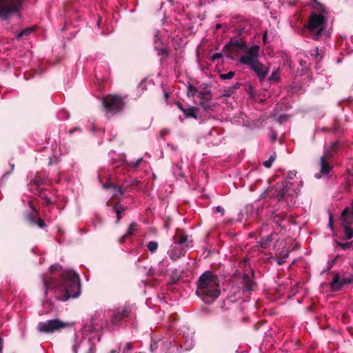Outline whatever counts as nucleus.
I'll use <instances>...</instances> for the list:
<instances>
[{"mask_svg":"<svg viewBox=\"0 0 353 353\" xmlns=\"http://www.w3.org/2000/svg\"><path fill=\"white\" fill-rule=\"evenodd\" d=\"M46 290H60L61 294L57 296L59 300L66 301L70 298H77L81 294L80 278L77 273L72 270L63 271L59 279L42 276Z\"/></svg>","mask_w":353,"mask_h":353,"instance_id":"nucleus-1","label":"nucleus"},{"mask_svg":"<svg viewBox=\"0 0 353 353\" xmlns=\"http://www.w3.org/2000/svg\"><path fill=\"white\" fill-rule=\"evenodd\" d=\"M220 280L210 271L204 272L198 279L196 295L206 304L212 303L221 294Z\"/></svg>","mask_w":353,"mask_h":353,"instance_id":"nucleus-2","label":"nucleus"},{"mask_svg":"<svg viewBox=\"0 0 353 353\" xmlns=\"http://www.w3.org/2000/svg\"><path fill=\"white\" fill-rule=\"evenodd\" d=\"M259 46L257 45L252 46L245 54L241 56L239 62L248 65L256 73L259 80L262 81L266 78L269 72V68L259 61Z\"/></svg>","mask_w":353,"mask_h":353,"instance_id":"nucleus-3","label":"nucleus"},{"mask_svg":"<svg viewBox=\"0 0 353 353\" xmlns=\"http://www.w3.org/2000/svg\"><path fill=\"white\" fill-rule=\"evenodd\" d=\"M327 23V19L321 14L315 12H312L307 23L303 26V29L307 30L310 33L313 34V39L318 40L322 35Z\"/></svg>","mask_w":353,"mask_h":353,"instance_id":"nucleus-4","label":"nucleus"},{"mask_svg":"<svg viewBox=\"0 0 353 353\" xmlns=\"http://www.w3.org/2000/svg\"><path fill=\"white\" fill-rule=\"evenodd\" d=\"M102 103L106 113L112 115L120 112L124 106V101L121 97L114 94L105 97L103 99Z\"/></svg>","mask_w":353,"mask_h":353,"instance_id":"nucleus-5","label":"nucleus"},{"mask_svg":"<svg viewBox=\"0 0 353 353\" xmlns=\"http://www.w3.org/2000/svg\"><path fill=\"white\" fill-rule=\"evenodd\" d=\"M73 323H65L59 319H51L46 322H40L37 326L38 331H56L64 328L72 327Z\"/></svg>","mask_w":353,"mask_h":353,"instance_id":"nucleus-6","label":"nucleus"},{"mask_svg":"<svg viewBox=\"0 0 353 353\" xmlns=\"http://www.w3.org/2000/svg\"><path fill=\"white\" fill-rule=\"evenodd\" d=\"M22 0H0V17H6L20 8Z\"/></svg>","mask_w":353,"mask_h":353,"instance_id":"nucleus-7","label":"nucleus"},{"mask_svg":"<svg viewBox=\"0 0 353 353\" xmlns=\"http://www.w3.org/2000/svg\"><path fill=\"white\" fill-rule=\"evenodd\" d=\"M131 312L132 307L130 305H125L123 309L114 311L112 317V323L117 325L127 321Z\"/></svg>","mask_w":353,"mask_h":353,"instance_id":"nucleus-8","label":"nucleus"},{"mask_svg":"<svg viewBox=\"0 0 353 353\" xmlns=\"http://www.w3.org/2000/svg\"><path fill=\"white\" fill-rule=\"evenodd\" d=\"M295 191L291 188L287 182L283 183V187L278 191L276 199L278 201H285L287 203L290 200H293L295 194Z\"/></svg>","mask_w":353,"mask_h":353,"instance_id":"nucleus-9","label":"nucleus"},{"mask_svg":"<svg viewBox=\"0 0 353 353\" xmlns=\"http://www.w3.org/2000/svg\"><path fill=\"white\" fill-rule=\"evenodd\" d=\"M244 48L245 44L243 42H240L236 39H232L230 42L224 46L223 51L225 52V56L229 57V52L238 50H243Z\"/></svg>","mask_w":353,"mask_h":353,"instance_id":"nucleus-10","label":"nucleus"},{"mask_svg":"<svg viewBox=\"0 0 353 353\" xmlns=\"http://www.w3.org/2000/svg\"><path fill=\"white\" fill-rule=\"evenodd\" d=\"M332 157L327 156L326 154H323L320 158V174L321 175H327L330 174L331 170H332L333 166L330 164V160Z\"/></svg>","mask_w":353,"mask_h":353,"instance_id":"nucleus-11","label":"nucleus"},{"mask_svg":"<svg viewBox=\"0 0 353 353\" xmlns=\"http://www.w3.org/2000/svg\"><path fill=\"white\" fill-rule=\"evenodd\" d=\"M331 274H333V279L330 282V290L332 292H339L344 286L343 279L341 278L339 273L332 272Z\"/></svg>","mask_w":353,"mask_h":353,"instance_id":"nucleus-12","label":"nucleus"},{"mask_svg":"<svg viewBox=\"0 0 353 353\" xmlns=\"http://www.w3.org/2000/svg\"><path fill=\"white\" fill-rule=\"evenodd\" d=\"M350 210L349 208H346L342 212V218L343 219V225H344V234H345V239H350L353 237V229L349 227L347 224V215L349 214Z\"/></svg>","mask_w":353,"mask_h":353,"instance_id":"nucleus-13","label":"nucleus"},{"mask_svg":"<svg viewBox=\"0 0 353 353\" xmlns=\"http://www.w3.org/2000/svg\"><path fill=\"white\" fill-rule=\"evenodd\" d=\"M173 240L174 243L182 245L188 241V235L183 230L177 229Z\"/></svg>","mask_w":353,"mask_h":353,"instance_id":"nucleus-14","label":"nucleus"},{"mask_svg":"<svg viewBox=\"0 0 353 353\" xmlns=\"http://www.w3.org/2000/svg\"><path fill=\"white\" fill-rule=\"evenodd\" d=\"M103 187L104 189H113L114 190V196H116L117 194H119L120 195H123L125 190L122 188L121 186H117L114 185L111 181H108L107 183L103 184Z\"/></svg>","mask_w":353,"mask_h":353,"instance_id":"nucleus-15","label":"nucleus"},{"mask_svg":"<svg viewBox=\"0 0 353 353\" xmlns=\"http://www.w3.org/2000/svg\"><path fill=\"white\" fill-rule=\"evenodd\" d=\"M185 251L183 248H173L171 251L169 252V255L170 259L172 261H176L178 259L181 258V256L185 255Z\"/></svg>","mask_w":353,"mask_h":353,"instance_id":"nucleus-16","label":"nucleus"},{"mask_svg":"<svg viewBox=\"0 0 353 353\" xmlns=\"http://www.w3.org/2000/svg\"><path fill=\"white\" fill-rule=\"evenodd\" d=\"M137 225V224L135 222H132V223H130L128 228L127 232L119 239V241L120 243H124L125 240L128 237L132 236L134 234Z\"/></svg>","mask_w":353,"mask_h":353,"instance_id":"nucleus-17","label":"nucleus"},{"mask_svg":"<svg viewBox=\"0 0 353 353\" xmlns=\"http://www.w3.org/2000/svg\"><path fill=\"white\" fill-rule=\"evenodd\" d=\"M243 283L245 289L248 291H252L256 283L252 281L248 274H244L243 276Z\"/></svg>","mask_w":353,"mask_h":353,"instance_id":"nucleus-18","label":"nucleus"},{"mask_svg":"<svg viewBox=\"0 0 353 353\" xmlns=\"http://www.w3.org/2000/svg\"><path fill=\"white\" fill-rule=\"evenodd\" d=\"M199 110V109L196 107H190L185 108V110H183V113L186 118H194L196 119Z\"/></svg>","mask_w":353,"mask_h":353,"instance_id":"nucleus-19","label":"nucleus"},{"mask_svg":"<svg viewBox=\"0 0 353 353\" xmlns=\"http://www.w3.org/2000/svg\"><path fill=\"white\" fill-rule=\"evenodd\" d=\"M285 215L283 213L272 214L271 219L273 222L281 226V222L285 219Z\"/></svg>","mask_w":353,"mask_h":353,"instance_id":"nucleus-20","label":"nucleus"},{"mask_svg":"<svg viewBox=\"0 0 353 353\" xmlns=\"http://www.w3.org/2000/svg\"><path fill=\"white\" fill-rule=\"evenodd\" d=\"M119 201H118L114 205H113L112 208L114 212L117 214V223H118L122 217V212H124L125 209L119 205Z\"/></svg>","mask_w":353,"mask_h":353,"instance_id":"nucleus-21","label":"nucleus"},{"mask_svg":"<svg viewBox=\"0 0 353 353\" xmlns=\"http://www.w3.org/2000/svg\"><path fill=\"white\" fill-rule=\"evenodd\" d=\"M339 145V143L338 141L332 143L330 148L328 150H327L324 154L332 158L337 152Z\"/></svg>","mask_w":353,"mask_h":353,"instance_id":"nucleus-22","label":"nucleus"},{"mask_svg":"<svg viewBox=\"0 0 353 353\" xmlns=\"http://www.w3.org/2000/svg\"><path fill=\"white\" fill-rule=\"evenodd\" d=\"M158 56L161 57V60L165 59L168 56V51L166 48L155 46Z\"/></svg>","mask_w":353,"mask_h":353,"instance_id":"nucleus-23","label":"nucleus"},{"mask_svg":"<svg viewBox=\"0 0 353 353\" xmlns=\"http://www.w3.org/2000/svg\"><path fill=\"white\" fill-rule=\"evenodd\" d=\"M31 183L35 186L36 188H38L43 184H44V178L41 177L39 175L35 176L34 179L32 181Z\"/></svg>","mask_w":353,"mask_h":353,"instance_id":"nucleus-24","label":"nucleus"},{"mask_svg":"<svg viewBox=\"0 0 353 353\" xmlns=\"http://www.w3.org/2000/svg\"><path fill=\"white\" fill-rule=\"evenodd\" d=\"M198 89L193 85L192 84H189L188 86V93L187 95L189 98L194 97L196 93L199 94Z\"/></svg>","mask_w":353,"mask_h":353,"instance_id":"nucleus-25","label":"nucleus"},{"mask_svg":"<svg viewBox=\"0 0 353 353\" xmlns=\"http://www.w3.org/2000/svg\"><path fill=\"white\" fill-rule=\"evenodd\" d=\"M281 72L280 70L277 69L272 72V74L268 78V81L270 82H276L280 79Z\"/></svg>","mask_w":353,"mask_h":353,"instance_id":"nucleus-26","label":"nucleus"},{"mask_svg":"<svg viewBox=\"0 0 353 353\" xmlns=\"http://www.w3.org/2000/svg\"><path fill=\"white\" fill-rule=\"evenodd\" d=\"M276 158V154L275 152H274L273 154L270 157L269 159L263 163V165L268 168H270L272 165V163L275 161Z\"/></svg>","mask_w":353,"mask_h":353,"instance_id":"nucleus-27","label":"nucleus"},{"mask_svg":"<svg viewBox=\"0 0 353 353\" xmlns=\"http://www.w3.org/2000/svg\"><path fill=\"white\" fill-rule=\"evenodd\" d=\"M30 221L32 223L37 224L40 228H44L46 226L45 221L39 217L37 220H35L33 217H31Z\"/></svg>","mask_w":353,"mask_h":353,"instance_id":"nucleus-28","label":"nucleus"},{"mask_svg":"<svg viewBox=\"0 0 353 353\" xmlns=\"http://www.w3.org/2000/svg\"><path fill=\"white\" fill-rule=\"evenodd\" d=\"M272 235H268L267 236L265 239H263L261 240V241L260 242V245L262 248H266L270 243L272 241Z\"/></svg>","mask_w":353,"mask_h":353,"instance_id":"nucleus-29","label":"nucleus"},{"mask_svg":"<svg viewBox=\"0 0 353 353\" xmlns=\"http://www.w3.org/2000/svg\"><path fill=\"white\" fill-rule=\"evenodd\" d=\"M151 341L150 347L152 350H154L157 347V343L161 341V339L153 335L151 336Z\"/></svg>","mask_w":353,"mask_h":353,"instance_id":"nucleus-30","label":"nucleus"},{"mask_svg":"<svg viewBox=\"0 0 353 353\" xmlns=\"http://www.w3.org/2000/svg\"><path fill=\"white\" fill-rule=\"evenodd\" d=\"M235 75V72L233 71H230L229 72L226 74H221L220 78L222 80H227V79H232Z\"/></svg>","mask_w":353,"mask_h":353,"instance_id":"nucleus-31","label":"nucleus"},{"mask_svg":"<svg viewBox=\"0 0 353 353\" xmlns=\"http://www.w3.org/2000/svg\"><path fill=\"white\" fill-rule=\"evenodd\" d=\"M61 270H62V266L57 263L52 265L49 268V271L51 274H53L56 272H59Z\"/></svg>","mask_w":353,"mask_h":353,"instance_id":"nucleus-32","label":"nucleus"},{"mask_svg":"<svg viewBox=\"0 0 353 353\" xmlns=\"http://www.w3.org/2000/svg\"><path fill=\"white\" fill-rule=\"evenodd\" d=\"M147 248L150 252H154L157 250L158 243L155 241H150L148 243Z\"/></svg>","mask_w":353,"mask_h":353,"instance_id":"nucleus-33","label":"nucleus"},{"mask_svg":"<svg viewBox=\"0 0 353 353\" xmlns=\"http://www.w3.org/2000/svg\"><path fill=\"white\" fill-rule=\"evenodd\" d=\"M33 31V28H26L21 31L17 36L18 39L23 37V36H28L30 34L31 32Z\"/></svg>","mask_w":353,"mask_h":353,"instance_id":"nucleus-34","label":"nucleus"},{"mask_svg":"<svg viewBox=\"0 0 353 353\" xmlns=\"http://www.w3.org/2000/svg\"><path fill=\"white\" fill-rule=\"evenodd\" d=\"M39 197L41 199H43L44 201H45V205H50L51 203V201L50 199V198H48L44 192H43L42 191H39Z\"/></svg>","mask_w":353,"mask_h":353,"instance_id":"nucleus-35","label":"nucleus"},{"mask_svg":"<svg viewBox=\"0 0 353 353\" xmlns=\"http://www.w3.org/2000/svg\"><path fill=\"white\" fill-rule=\"evenodd\" d=\"M335 242H336V245L338 246L341 247L343 250L349 249L352 246V242H347V243H340V242L337 241L336 240L335 241Z\"/></svg>","mask_w":353,"mask_h":353,"instance_id":"nucleus-36","label":"nucleus"},{"mask_svg":"<svg viewBox=\"0 0 353 353\" xmlns=\"http://www.w3.org/2000/svg\"><path fill=\"white\" fill-rule=\"evenodd\" d=\"M199 104L205 110L208 111L212 109L213 106H214V104L213 105H211L209 104V102H199Z\"/></svg>","mask_w":353,"mask_h":353,"instance_id":"nucleus-37","label":"nucleus"},{"mask_svg":"<svg viewBox=\"0 0 353 353\" xmlns=\"http://www.w3.org/2000/svg\"><path fill=\"white\" fill-rule=\"evenodd\" d=\"M198 97L200 100L199 102H210L212 99V96L199 95Z\"/></svg>","mask_w":353,"mask_h":353,"instance_id":"nucleus-38","label":"nucleus"},{"mask_svg":"<svg viewBox=\"0 0 353 353\" xmlns=\"http://www.w3.org/2000/svg\"><path fill=\"white\" fill-rule=\"evenodd\" d=\"M199 95L212 96L211 91L207 88H204L201 91H199Z\"/></svg>","mask_w":353,"mask_h":353,"instance_id":"nucleus-39","label":"nucleus"},{"mask_svg":"<svg viewBox=\"0 0 353 353\" xmlns=\"http://www.w3.org/2000/svg\"><path fill=\"white\" fill-rule=\"evenodd\" d=\"M143 161V158L141 157L138 159H137L136 161H133L132 162H130V165L132 167V168H137L139 164L141 163V162Z\"/></svg>","mask_w":353,"mask_h":353,"instance_id":"nucleus-40","label":"nucleus"},{"mask_svg":"<svg viewBox=\"0 0 353 353\" xmlns=\"http://www.w3.org/2000/svg\"><path fill=\"white\" fill-rule=\"evenodd\" d=\"M138 88H139L141 91H142V92H143V91H145V90H147V86H146V81H145V80H142V81L140 82V83H139V85Z\"/></svg>","mask_w":353,"mask_h":353,"instance_id":"nucleus-41","label":"nucleus"},{"mask_svg":"<svg viewBox=\"0 0 353 353\" xmlns=\"http://www.w3.org/2000/svg\"><path fill=\"white\" fill-rule=\"evenodd\" d=\"M336 259H337V256L335 259L329 261L327 263V269L325 270H324V272L330 270L333 267V265L335 264Z\"/></svg>","mask_w":353,"mask_h":353,"instance_id":"nucleus-42","label":"nucleus"},{"mask_svg":"<svg viewBox=\"0 0 353 353\" xmlns=\"http://www.w3.org/2000/svg\"><path fill=\"white\" fill-rule=\"evenodd\" d=\"M316 3H317L316 9L319 10L322 13H327L326 8L325 7V6L320 3H318V2H316Z\"/></svg>","mask_w":353,"mask_h":353,"instance_id":"nucleus-43","label":"nucleus"},{"mask_svg":"<svg viewBox=\"0 0 353 353\" xmlns=\"http://www.w3.org/2000/svg\"><path fill=\"white\" fill-rule=\"evenodd\" d=\"M310 56L314 59H317L319 56L318 48H316L314 50L311 51Z\"/></svg>","mask_w":353,"mask_h":353,"instance_id":"nucleus-44","label":"nucleus"},{"mask_svg":"<svg viewBox=\"0 0 353 353\" xmlns=\"http://www.w3.org/2000/svg\"><path fill=\"white\" fill-rule=\"evenodd\" d=\"M132 346H133L132 343H127L123 347V352H127L128 351L132 350Z\"/></svg>","mask_w":353,"mask_h":353,"instance_id":"nucleus-45","label":"nucleus"},{"mask_svg":"<svg viewBox=\"0 0 353 353\" xmlns=\"http://www.w3.org/2000/svg\"><path fill=\"white\" fill-rule=\"evenodd\" d=\"M222 57H223V54L222 53H219H219H214L212 56L211 59H212V61H214L216 59L222 58Z\"/></svg>","mask_w":353,"mask_h":353,"instance_id":"nucleus-46","label":"nucleus"},{"mask_svg":"<svg viewBox=\"0 0 353 353\" xmlns=\"http://www.w3.org/2000/svg\"><path fill=\"white\" fill-rule=\"evenodd\" d=\"M328 225H329V227L330 228V229L332 230H334V221H333V216L332 214H330Z\"/></svg>","mask_w":353,"mask_h":353,"instance_id":"nucleus-47","label":"nucleus"},{"mask_svg":"<svg viewBox=\"0 0 353 353\" xmlns=\"http://www.w3.org/2000/svg\"><path fill=\"white\" fill-rule=\"evenodd\" d=\"M352 281V279L351 278H343V283L345 285L350 284Z\"/></svg>","mask_w":353,"mask_h":353,"instance_id":"nucleus-48","label":"nucleus"},{"mask_svg":"<svg viewBox=\"0 0 353 353\" xmlns=\"http://www.w3.org/2000/svg\"><path fill=\"white\" fill-rule=\"evenodd\" d=\"M170 133V131L168 130H162L160 132V137L163 138L164 136Z\"/></svg>","mask_w":353,"mask_h":353,"instance_id":"nucleus-49","label":"nucleus"},{"mask_svg":"<svg viewBox=\"0 0 353 353\" xmlns=\"http://www.w3.org/2000/svg\"><path fill=\"white\" fill-rule=\"evenodd\" d=\"M266 323V321H259V322L256 324V327H255V329H256V330H259V329L260 328L261 325H262L263 324H264V323Z\"/></svg>","mask_w":353,"mask_h":353,"instance_id":"nucleus-50","label":"nucleus"},{"mask_svg":"<svg viewBox=\"0 0 353 353\" xmlns=\"http://www.w3.org/2000/svg\"><path fill=\"white\" fill-rule=\"evenodd\" d=\"M176 105L183 112V110H185V108L183 106L182 103L179 101H176Z\"/></svg>","mask_w":353,"mask_h":353,"instance_id":"nucleus-51","label":"nucleus"},{"mask_svg":"<svg viewBox=\"0 0 353 353\" xmlns=\"http://www.w3.org/2000/svg\"><path fill=\"white\" fill-rule=\"evenodd\" d=\"M296 172H290L288 174V178L290 179H293L294 177L296 176Z\"/></svg>","mask_w":353,"mask_h":353,"instance_id":"nucleus-52","label":"nucleus"},{"mask_svg":"<svg viewBox=\"0 0 353 353\" xmlns=\"http://www.w3.org/2000/svg\"><path fill=\"white\" fill-rule=\"evenodd\" d=\"M276 262H277L278 265H283L285 262V261L284 259L279 258L276 260Z\"/></svg>","mask_w":353,"mask_h":353,"instance_id":"nucleus-53","label":"nucleus"},{"mask_svg":"<svg viewBox=\"0 0 353 353\" xmlns=\"http://www.w3.org/2000/svg\"><path fill=\"white\" fill-rule=\"evenodd\" d=\"M32 204H33L32 201H30L29 202V205H30V208L33 210V211H34L36 215H37L38 214V212L37 211V210L35 208H33Z\"/></svg>","mask_w":353,"mask_h":353,"instance_id":"nucleus-54","label":"nucleus"},{"mask_svg":"<svg viewBox=\"0 0 353 353\" xmlns=\"http://www.w3.org/2000/svg\"><path fill=\"white\" fill-rule=\"evenodd\" d=\"M216 211H217L218 212H221V213H222V214H223V211H224V210H223V208H222L221 207L218 206V207H216Z\"/></svg>","mask_w":353,"mask_h":353,"instance_id":"nucleus-55","label":"nucleus"},{"mask_svg":"<svg viewBox=\"0 0 353 353\" xmlns=\"http://www.w3.org/2000/svg\"><path fill=\"white\" fill-rule=\"evenodd\" d=\"M148 274L149 276H154V272H153L152 268H150V270L148 272Z\"/></svg>","mask_w":353,"mask_h":353,"instance_id":"nucleus-56","label":"nucleus"},{"mask_svg":"<svg viewBox=\"0 0 353 353\" xmlns=\"http://www.w3.org/2000/svg\"><path fill=\"white\" fill-rule=\"evenodd\" d=\"M277 135L276 134H273L271 137V141L273 142L276 139Z\"/></svg>","mask_w":353,"mask_h":353,"instance_id":"nucleus-57","label":"nucleus"},{"mask_svg":"<svg viewBox=\"0 0 353 353\" xmlns=\"http://www.w3.org/2000/svg\"><path fill=\"white\" fill-rule=\"evenodd\" d=\"M266 39H267V32L264 33L263 35V40L264 42L266 41Z\"/></svg>","mask_w":353,"mask_h":353,"instance_id":"nucleus-58","label":"nucleus"},{"mask_svg":"<svg viewBox=\"0 0 353 353\" xmlns=\"http://www.w3.org/2000/svg\"><path fill=\"white\" fill-rule=\"evenodd\" d=\"M288 255H289L288 252H287L284 253V254H283V259H285L288 258Z\"/></svg>","mask_w":353,"mask_h":353,"instance_id":"nucleus-59","label":"nucleus"},{"mask_svg":"<svg viewBox=\"0 0 353 353\" xmlns=\"http://www.w3.org/2000/svg\"><path fill=\"white\" fill-rule=\"evenodd\" d=\"M221 23H218L216 25V29L218 30V29H220L221 28Z\"/></svg>","mask_w":353,"mask_h":353,"instance_id":"nucleus-60","label":"nucleus"},{"mask_svg":"<svg viewBox=\"0 0 353 353\" xmlns=\"http://www.w3.org/2000/svg\"><path fill=\"white\" fill-rule=\"evenodd\" d=\"M230 96V94H223L221 96V97H223H223L227 98V97H229Z\"/></svg>","mask_w":353,"mask_h":353,"instance_id":"nucleus-61","label":"nucleus"},{"mask_svg":"<svg viewBox=\"0 0 353 353\" xmlns=\"http://www.w3.org/2000/svg\"><path fill=\"white\" fill-rule=\"evenodd\" d=\"M164 97L167 99L169 97V94L168 92H165Z\"/></svg>","mask_w":353,"mask_h":353,"instance_id":"nucleus-62","label":"nucleus"},{"mask_svg":"<svg viewBox=\"0 0 353 353\" xmlns=\"http://www.w3.org/2000/svg\"><path fill=\"white\" fill-rule=\"evenodd\" d=\"M87 353H94L93 350H92V348H90L88 352Z\"/></svg>","mask_w":353,"mask_h":353,"instance_id":"nucleus-63","label":"nucleus"},{"mask_svg":"<svg viewBox=\"0 0 353 353\" xmlns=\"http://www.w3.org/2000/svg\"><path fill=\"white\" fill-rule=\"evenodd\" d=\"M352 216H353V201H352Z\"/></svg>","mask_w":353,"mask_h":353,"instance_id":"nucleus-64","label":"nucleus"}]
</instances>
